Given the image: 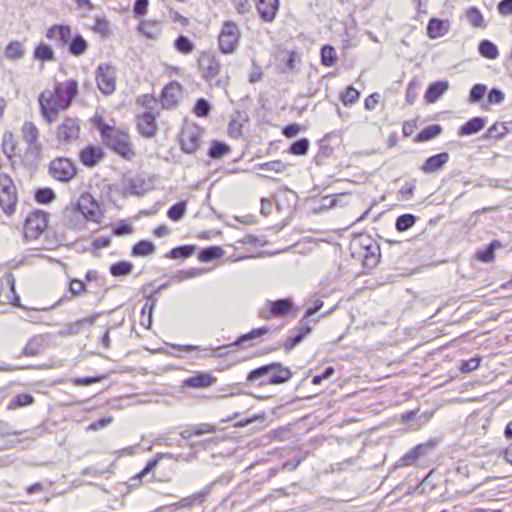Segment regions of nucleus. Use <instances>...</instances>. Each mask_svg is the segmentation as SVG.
<instances>
[{
  "label": "nucleus",
  "instance_id": "nucleus-56",
  "mask_svg": "<svg viewBox=\"0 0 512 512\" xmlns=\"http://www.w3.org/2000/svg\"><path fill=\"white\" fill-rule=\"evenodd\" d=\"M487 92V87L484 84H475L469 95L470 103H478L480 102Z\"/></svg>",
  "mask_w": 512,
  "mask_h": 512
},
{
  "label": "nucleus",
  "instance_id": "nucleus-9",
  "mask_svg": "<svg viewBox=\"0 0 512 512\" xmlns=\"http://www.w3.org/2000/svg\"><path fill=\"white\" fill-rule=\"evenodd\" d=\"M48 214L36 210L28 215L24 225V236L27 239H38L48 226Z\"/></svg>",
  "mask_w": 512,
  "mask_h": 512
},
{
  "label": "nucleus",
  "instance_id": "nucleus-12",
  "mask_svg": "<svg viewBox=\"0 0 512 512\" xmlns=\"http://www.w3.org/2000/svg\"><path fill=\"white\" fill-rule=\"evenodd\" d=\"M77 209L89 221L99 223L103 216L98 202L89 193H83L77 201Z\"/></svg>",
  "mask_w": 512,
  "mask_h": 512
},
{
  "label": "nucleus",
  "instance_id": "nucleus-27",
  "mask_svg": "<svg viewBox=\"0 0 512 512\" xmlns=\"http://www.w3.org/2000/svg\"><path fill=\"white\" fill-rule=\"evenodd\" d=\"M138 30L147 38L156 39L161 33V22L151 20L142 21L139 24Z\"/></svg>",
  "mask_w": 512,
  "mask_h": 512
},
{
  "label": "nucleus",
  "instance_id": "nucleus-46",
  "mask_svg": "<svg viewBox=\"0 0 512 512\" xmlns=\"http://www.w3.org/2000/svg\"><path fill=\"white\" fill-rule=\"evenodd\" d=\"M229 151H230V148L227 144L219 142V141H214L209 149L208 155L212 159H220L224 155L229 153Z\"/></svg>",
  "mask_w": 512,
  "mask_h": 512
},
{
  "label": "nucleus",
  "instance_id": "nucleus-52",
  "mask_svg": "<svg viewBox=\"0 0 512 512\" xmlns=\"http://www.w3.org/2000/svg\"><path fill=\"white\" fill-rule=\"evenodd\" d=\"M508 132V129L503 123L493 124L486 132V138L488 139H500L504 137Z\"/></svg>",
  "mask_w": 512,
  "mask_h": 512
},
{
  "label": "nucleus",
  "instance_id": "nucleus-16",
  "mask_svg": "<svg viewBox=\"0 0 512 512\" xmlns=\"http://www.w3.org/2000/svg\"><path fill=\"white\" fill-rule=\"evenodd\" d=\"M72 30L67 25H53L46 31V37L55 41L60 47H65L71 40Z\"/></svg>",
  "mask_w": 512,
  "mask_h": 512
},
{
  "label": "nucleus",
  "instance_id": "nucleus-26",
  "mask_svg": "<svg viewBox=\"0 0 512 512\" xmlns=\"http://www.w3.org/2000/svg\"><path fill=\"white\" fill-rule=\"evenodd\" d=\"M310 331H311V328L306 323L301 321L297 334H295L294 336L288 337L286 339V341L284 342V344H283L284 349L287 351L292 350L294 347H296L299 343L302 342L304 337L307 334H309Z\"/></svg>",
  "mask_w": 512,
  "mask_h": 512
},
{
  "label": "nucleus",
  "instance_id": "nucleus-37",
  "mask_svg": "<svg viewBox=\"0 0 512 512\" xmlns=\"http://www.w3.org/2000/svg\"><path fill=\"white\" fill-rule=\"evenodd\" d=\"M208 490H204L198 493H195L191 496L182 498L179 502L175 504L178 508H185V507H191L196 503H201L204 501L205 497L208 494Z\"/></svg>",
  "mask_w": 512,
  "mask_h": 512
},
{
  "label": "nucleus",
  "instance_id": "nucleus-3",
  "mask_svg": "<svg viewBox=\"0 0 512 512\" xmlns=\"http://www.w3.org/2000/svg\"><path fill=\"white\" fill-rule=\"evenodd\" d=\"M103 141L119 155L130 158L134 153L128 142V135L114 127L100 123L98 125Z\"/></svg>",
  "mask_w": 512,
  "mask_h": 512
},
{
  "label": "nucleus",
  "instance_id": "nucleus-29",
  "mask_svg": "<svg viewBox=\"0 0 512 512\" xmlns=\"http://www.w3.org/2000/svg\"><path fill=\"white\" fill-rule=\"evenodd\" d=\"M69 44V52L74 56L83 55L88 49L87 41L79 34L71 36Z\"/></svg>",
  "mask_w": 512,
  "mask_h": 512
},
{
  "label": "nucleus",
  "instance_id": "nucleus-14",
  "mask_svg": "<svg viewBox=\"0 0 512 512\" xmlns=\"http://www.w3.org/2000/svg\"><path fill=\"white\" fill-rule=\"evenodd\" d=\"M292 308V301L289 298L276 301H267L265 307L260 311V316L264 319L286 315Z\"/></svg>",
  "mask_w": 512,
  "mask_h": 512
},
{
  "label": "nucleus",
  "instance_id": "nucleus-62",
  "mask_svg": "<svg viewBox=\"0 0 512 512\" xmlns=\"http://www.w3.org/2000/svg\"><path fill=\"white\" fill-rule=\"evenodd\" d=\"M480 365V359L479 358H471L467 361H462L460 365V370L463 373L471 372L475 369H477Z\"/></svg>",
  "mask_w": 512,
  "mask_h": 512
},
{
  "label": "nucleus",
  "instance_id": "nucleus-5",
  "mask_svg": "<svg viewBox=\"0 0 512 512\" xmlns=\"http://www.w3.org/2000/svg\"><path fill=\"white\" fill-rule=\"evenodd\" d=\"M18 201L17 189L14 181L5 173H0V208L7 215L15 211Z\"/></svg>",
  "mask_w": 512,
  "mask_h": 512
},
{
  "label": "nucleus",
  "instance_id": "nucleus-35",
  "mask_svg": "<svg viewBox=\"0 0 512 512\" xmlns=\"http://www.w3.org/2000/svg\"><path fill=\"white\" fill-rule=\"evenodd\" d=\"M222 255H223L222 248H220L218 246H210V247L202 249L199 253L198 258L201 262H210V261H213L215 259L222 257Z\"/></svg>",
  "mask_w": 512,
  "mask_h": 512
},
{
  "label": "nucleus",
  "instance_id": "nucleus-19",
  "mask_svg": "<svg viewBox=\"0 0 512 512\" xmlns=\"http://www.w3.org/2000/svg\"><path fill=\"white\" fill-rule=\"evenodd\" d=\"M181 90L182 86L176 81H173L166 85L163 89L161 97L163 107L173 108L178 102Z\"/></svg>",
  "mask_w": 512,
  "mask_h": 512
},
{
  "label": "nucleus",
  "instance_id": "nucleus-44",
  "mask_svg": "<svg viewBox=\"0 0 512 512\" xmlns=\"http://www.w3.org/2000/svg\"><path fill=\"white\" fill-rule=\"evenodd\" d=\"M337 54L335 49L330 45H324L321 49V63L326 67H331L335 64Z\"/></svg>",
  "mask_w": 512,
  "mask_h": 512
},
{
  "label": "nucleus",
  "instance_id": "nucleus-61",
  "mask_svg": "<svg viewBox=\"0 0 512 512\" xmlns=\"http://www.w3.org/2000/svg\"><path fill=\"white\" fill-rule=\"evenodd\" d=\"M148 6L149 0H136L133 7L135 17L144 16L147 13Z\"/></svg>",
  "mask_w": 512,
  "mask_h": 512
},
{
  "label": "nucleus",
  "instance_id": "nucleus-36",
  "mask_svg": "<svg viewBox=\"0 0 512 512\" xmlns=\"http://www.w3.org/2000/svg\"><path fill=\"white\" fill-rule=\"evenodd\" d=\"M195 252V246L193 245H184L173 248L169 253L166 254V257L172 259H186L193 255Z\"/></svg>",
  "mask_w": 512,
  "mask_h": 512
},
{
  "label": "nucleus",
  "instance_id": "nucleus-1",
  "mask_svg": "<svg viewBox=\"0 0 512 512\" xmlns=\"http://www.w3.org/2000/svg\"><path fill=\"white\" fill-rule=\"evenodd\" d=\"M78 94V83L70 79L55 83L54 89H46L40 93L38 102L41 115L50 124L61 112L67 110Z\"/></svg>",
  "mask_w": 512,
  "mask_h": 512
},
{
  "label": "nucleus",
  "instance_id": "nucleus-20",
  "mask_svg": "<svg viewBox=\"0 0 512 512\" xmlns=\"http://www.w3.org/2000/svg\"><path fill=\"white\" fill-rule=\"evenodd\" d=\"M216 380L210 373L197 372L183 381V387L206 388L215 384Z\"/></svg>",
  "mask_w": 512,
  "mask_h": 512
},
{
  "label": "nucleus",
  "instance_id": "nucleus-18",
  "mask_svg": "<svg viewBox=\"0 0 512 512\" xmlns=\"http://www.w3.org/2000/svg\"><path fill=\"white\" fill-rule=\"evenodd\" d=\"M450 156L447 152H441L439 154L429 157L425 163L421 166V171L426 174L437 173L443 169L448 163Z\"/></svg>",
  "mask_w": 512,
  "mask_h": 512
},
{
  "label": "nucleus",
  "instance_id": "nucleus-47",
  "mask_svg": "<svg viewBox=\"0 0 512 512\" xmlns=\"http://www.w3.org/2000/svg\"><path fill=\"white\" fill-rule=\"evenodd\" d=\"M310 142L307 138H301L294 143L289 148V152L293 155L303 156L306 155L309 150Z\"/></svg>",
  "mask_w": 512,
  "mask_h": 512
},
{
  "label": "nucleus",
  "instance_id": "nucleus-33",
  "mask_svg": "<svg viewBox=\"0 0 512 512\" xmlns=\"http://www.w3.org/2000/svg\"><path fill=\"white\" fill-rule=\"evenodd\" d=\"M163 457L179 460L181 456L179 455V456L174 457L172 454H169V453H158L156 455V457L154 459H152L151 461H149L146 464V466L143 468V470L137 474V478L139 480H141L144 476H146L147 474L152 472L158 465L160 459H162Z\"/></svg>",
  "mask_w": 512,
  "mask_h": 512
},
{
  "label": "nucleus",
  "instance_id": "nucleus-38",
  "mask_svg": "<svg viewBox=\"0 0 512 512\" xmlns=\"http://www.w3.org/2000/svg\"><path fill=\"white\" fill-rule=\"evenodd\" d=\"M155 246L152 242L141 240L133 246L132 254L134 256H148L153 254Z\"/></svg>",
  "mask_w": 512,
  "mask_h": 512
},
{
  "label": "nucleus",
  "instance_id": "nucleus-40",
  "mask_svg": "<svg viewBox=\"0 0 512 512\" xmlns=\"http://www.w3.org/2000/svg\"><path fill=\"white\" fill-rule=\"evenodd\" d=\"M34 57L40 61H53L55 60L54 52L52 48L45 44L40 43L34 51Z\"/></svg>",
  "mask_w": 512,
  "mask_h": 512
},
{
  "label": "nucleus",
  "instance_id": "nucleus-31",
  "mask_svg": "<svg viewBox=\"0 0 512 512\" xmlns=\"http://www.w3.org/2000/svg\"><path fill=\"white\" fill-rule=\"evenodd\" d=\"M98 316H99L98 313H94V314L90 315L89 317L75 321L68 327L67 334L76 335V334L80 333L82 328L93 326L95 321L97 320Z\"/></svg>",
  "mask_w": 512,
  "mask_h": 512
},
{
  "label": "nucleus",
  "instance_id": "nucleus-53",
  "mask_svg": "<svg viewBox=\"0 0 512 512\" xmlns=\"http://www.w3.org/2000/svg\"><path fill=\"white\" fill-rule=\"evenodd\" d=\"M467 20L474 27H483L484 19L480 10L476 7H471L466 11Z\"/></svg>",
  "mask_w": 512,
  "mask_h": 512
},
{
  "label": "nucleus",
  "instance_id": "nucleus-57",
  "mask_svg": "<svg viewBox=\"0 0 512 512\" xmlns=\"http://www.w3.org/2000/svg\"><path fill=\"white\" fill-rule=\"evenodd\" d=\"M359 96L360 93L352 86H349L346 88L345 92L341 94V100L346 106L353 105L358 101Z\"/></svg>",
  "mask_w": 512,
  "mask_h": 512
},
{
  "label": "nucleus",
  "instance_id": "nucleus-6",
  "mask_svg": "<svg viewBox=\"0 0 512 512\" xmlns=\"http://www.w3.org/2000/svg\"><path fill=\"white\" fill-rule=\"evenodd\" d=\"M241 32L238 25L232 21H226L218 36V44L222 53L232 54L239 45Z\"/></svg>",
  "mask_w": 512,
  "mask_h": 512
},
{
  "label": "nucleus",
  "instance_id": "nucleus-11",
  "mask_svg": "<svg viewBox=\"0 0 512 512\" xmlns=\"http://www.w3.org/2000/svg\"><path fill=\"white\" fill-rule=\"evenodd\" d=\"M203 130L194 124H187L183 127L180 135L182 150L187 154L194 153L200 146Z\"/></svg>",
  "mask_w": 512,
  "mask_h": 512
},
{
  "label": "nucleus",
  "instance_id": "nucleus-43",
  "mask_svg": "<svg viewBox=\"0 0 512 512\" xmlns=\"http://www.w3.org/2000/svg\"><path fill=\"white\" fill-rule=\"evenodd\" d=\"M133 265L127 261H120L110 266V273L114 277L126 276L132 272Z\"/></svg>",
  "mask_w": 512,
  "mask_h": 512
},
{
  "label": "nucleus",
  "instance_id": "nucleus-54",
  "mask_svg": "<svg viewBox=\"0 0 512 512\" xmlns=\"http://www.w3.org/2000/svg\"><path fill=\"white\" fill-rule=\"evenodd\" d=\"M175 48L180 53L188 54V53H191L193 51L194 45H193V43L191 42V40L188 37H186L184 35H180L175 40Z\"/></svg>",
  "mask_w": 512,
  "mask_h": 512
},
{
  "label": "nucleus",
  "instance_id": "nucleus-21",
  "mask_svg": "<svg viewBox=\"0 0 512 512\" xmlns=\"http://www.w3.org/2000/svg\"><path fill=\"white\" fill-rule=\"evenodd\" d=\"M450 30L449 20H441L438 18L430 19L427 25V34L431 39H438L445 36Z\"/></svg>",
  "mask_w": 512,
  "mask_h": 512
},
{
  "label": "nucleus",
  "instance_id": "nucleus-42",
  "mask_svg": "<svg viewBox=\"0 0 512 512\" xmlns=\"http://www.w3.org/2000/svg\"><path fill=\"white\" fill-rule=\"evenodd\" d=\"M442 132L440 125H430L424 128L420 133L417 134L416 140L418 142H425L438 136Z\"/></svg>",
  "mask_w": 512,
  "mask_h": 512
},
{
  "label": "nucleus",
  "instance_id": "nucleus-63",
  "mask_svg": "<svg viewBox=\"0 0 512 512\" xmlns=\"http://www.w3.org/2000/svg\"><path fill=\"white\" fill-rule=\"evenodd\" d=\"M505 95L504 93L497 88H493L488 93V102L489 104H500L504 101Z\"/></svg>",
  "mask_w": 512,
  "mask_h": 512
},
{
  "label": "nucleus",
  "instance_id": "nucleus-2",
  "mask_svg": "<svg viewBox=\"0 0 512 512\" xmlns=\"http://www.w3.org/2000/svg\"><path fill=\"white\" fill-rule=\"evenodd\" d=\"M291 377L292 372L288 368L283 367L280 363H271L252 370L248 374L247 380L255 382L261 378H267V380L261 381L260 384H282Z\"/></svg>",
  "mask_w": 512,
  "mask_h": 512
},
{
  "label": "nucleus",
  "instance_id": "nucleus-4",
  "mask_svg": "<svg viewBox=\"0 0 512 512\" xmlns=\"http://www.w3.org/2000/svg\"><path fill=\"white\" fill-rule=\"evenodd\" d=\"M353 256L357 255L362 259L366 268L375 267L380 258V248L377 243L370 237L360 236L353 243Z\"/></svg>",
  "mask_w": 512,
  "mask_h": 512
},
{
  "label": "nucleus",
  "instance_id": "nucleus-34",
  "mask_svg": "<svg viewBox=\"0 0 512 512\" xmlns=\"http://www.w3.org/2000/svg\"><path fill=\"white\" fill-rule=\"evenodd\" d=\"M22 135L26 143L33 145L39 137V130L34 123L25 122L22 127Z\"/></svg>",
  "mask_w": 512,
  "mask_h": 512
},
{
  "label": "nucleus",
  "instance_id": "nucleus-51",
  "mask_svg": "<svg viewBox=\"0 0 512 512\" xmlns=\"http://www.w3.org/2000/svg\"><path fill=\"white\" fill-rule=\"evenodd\" d=\"M500 246L498 241H493L489 244V246L477 252L476 257L482 262H490L494 258V251L497 247Z\"/></svg>",
  "mask_w": 512,
  "mask_h": 512
},
{
  "label": "nucleus",
  "instance_id": "nucleus-41",
  "mask_svg": "<svg viewBox=\"0 0 512 512\" xmlns=\"http://www.w3.org/2000/svg\"><path fill=\"white\" fill-rule=\"evenodd\" d=\"M42 346L41 337H33L23 348L22 354L25 356H36L41 352Z\"/></svg>",
  "mask_w": 512,
  "mask_h": 512
},
{
  "label": "nucleus",
  "instance_id": "nucleus-59",
  "mask_svg": "<svg viewBox=\"0 0 512 512\" xmlns=\"http://www.w3.org/2000/svg\"><path fill=\"white\" fill-rule=\"evenodd\" d=\"M285 167V164L280 160L265 162L258 165L259 169L274 173H282Z\"/></svg>",
  "mask_w": 512,
  "mask_h": 512
},
{
  "label": "nucleus",
  "instance_id": "nucleus-32",
  "mask_svg": "<svg viewBox=\"0 0 512 512\" xmlns=\"http://www.w3.org/2000/svg\"><path fill=\"white\" fill-rule=\"evenodd\" d=\"M126 189L130 194L139 196L148 191L149 187L144 178L136 176L129 180Z\"/></svg>",
  "mask_w": 512,
  "mask_h": 512
},
{
  "label": "nucleus",
  "instance_id": "nucleus-13",
  "mask_svg": "<svg viewBox=\"0 0 512 512\" xmlns=\"http://www.w3.org/2000/svg\"><path fill=\"white\" fill-rule=\"evenodd\" d=\"M56 136L59 142L70 144L80 136V125L78 119L66 117L57 127Z\"/></svg>",
  "mask_w": 512,
  "mask_h": 512
},
{
  "label": "nucleus",
  "instance_id": "nucleus-22",
  "mask_svg": "<svg viewBox=\"0 0 512 512\" xmlns=\"http://www.w3.org/2000/svg\"><path fill=\"white\" fill-rule=\"evenodd\" d=\"M104 157L102 148L95 146H88L80 152L81 162L88 167L97 165Z\"/></svg>",
  "mask_w": 512,
  "mask_h": 512
},
{
  "label": "nucleus",
  "instance_id": "nucleus-15",
  "mask_svg": "<svg viewBox=\"0 0 512 512\" xmlns=\"http://www.w3.org/2000/svg\"><path fill=\"white\" fill-rule=\"evenodd\" d=\"M435 448L434 441H428L426 443L418 444L414 448L410 449L407 453H405L400 459L402 466H412L417 460L426 455L428 452L432 451Z\"/></svg>",
  "mask_w": 512,
  "mask_h": 512
},
{
  "label": "nucleus",
  "instance_id": "nucleus-28",
  "mask_svg": "<svg viewBox=\"0 0 512 512\" xmlns=\"http://www.w3.org/2000/svg\"><path fill=\"white\" fill-rule=\"evenodd\" d=\"M270 332L268 327H260L252 329L249 333L239 336L230 346H239L245 342L252 341L261 337H264Z\"/></svg>",
  "mask_w": 512,
  "mask_h": 512
},
{
  "label": "nucleus",
  "instance_id": "nucleus-48",
  "mask_svg": "<svg viewBox=\"0 0 512 512\" xmlns=\"http://www.w3.org/2000/svg\"><path fill=\"white\" fill-rule=\"evenodd\" d=\"M34 399L31 394L23 393L16 395L8 405L9 409H15L19 407H24L31 405L33 403Z\"/></svg>",
  "mask_w": 512,
  "mask_h": 512
},
{
  "label": "nucleus",
  "instance_id": "nucleus-49",
  "mask_svg": "<svg viewBox=\"0 0 512 512\" xmlns=\"http://www.w3.org/2000/svg\"><path fill=\"white\" fill-rule=\"evenodd\" d=\"M416 222V217L412 214H403L396 219V229L400 232L410 229Z\"/></svg>",
  "mask_w": 512,
  "mask_h": 512
},
{
  "label": "nucleus",
  "instance_id": "nucleus-45",
  "mask_svg": "<svg viewBox=\"0 0 512 512\" xmlns=\"http://www.w3.org/2000/svg\"><path fill=\"white\" fill-rule=\"evenodd\" d=\"M156 302V298H154L153 295H150L147 297V302L142 308V317L144 318V316L147 314V321L145 322L144 320H142V325L146 326L147 328H150V326L152 325V312L156 305Z\"/></svg>",
  "mask_w": 512,
  "mask_h": 512
},
{
  "label": "nucleus",
  "instance_id": "nucleus-8",
  "mask_svg": "<svg viewBox=\"0 0 512 512\" xmlns=\"http://www.w3.org/2000/svg\"><path fill=\"white\" fill-rule=\"evenodd\" d=\"M96 83L99 90L105 95H111L116 89V69L107 64L101 63L95 71Z\"/></svg>",
  "mask_w": 512,
  "mask_h": 512
},
{
  "label": "nucleus",
  "instance_id": "nucleus-25",
  "mask_svg": "<svg viewBox=\"0 0 512 512\" xmlns=\"http://www.w3.org/2000/svg\"><path fill=\"white\" fill-rule=\"evenodd\" d=\"M486 124V120L482 117H474L467 121L459 130L460 136L473 135L481 131Z\"/></svg>",
  "mask_w": 512,
  "mask_h": 512
},
{
  "label": "nucleus",
  "instance_id": "nucleus-30",
  "mask_svg": "<svg viewBox=\"0 0 512 512\" xmlns=\"http://www.w3.org/2000/svg\"><path fill=\"white\" fill-rule=\"evenodd\" d=\"M24 54V45L19 41H11L5 48V57L12 61L22 59Z\"/></svg>",
  "mask_w": 512,
  "mask_h": 512
},
{
  "label": "nucleus",
  "instance_id": "nucleus-60",
  "mask_svg": "<svg viewBox=\"0 0 512 512\" xmlns=\"http://www.w3.org/2000/svg\"><path fill=\"white\" fill-rule=\"evenodd\" d=\"M211 110V106L208 103L207 100L201 98L196 102V105L194 107V113L198 117H206Z\"/></svg>",
  "mask_w": 512,
  "mask_h": 512
},
{
  "label": "nucleus",
  "instance_id": "nucleus-24",
  "mask_svg": "<svg viewBox=\"0 0 512 512\" xmlns=\"http://www.w3.org/2000/svg\"><path fill=\"white\" fill-rule=\"evenodd\" d=\"M448 87L447 81H438L430 84L425 93V99L429 103H435L446 92Z\"/></svg>",
  "mask_w": 512,
  "mask_h": 512
},
{
  "label": "nucleus",
  "instance_id": "nucleus-7",
  "mask_svg": "<svg viewBox=\"0 0 512 512\" xmlns=\"http://www.w3.org/2000/svg\"><path fill=\"white\" fill-rule=\"evenodd\" d=\"M199 68L203 78L210 84L223 87L225 83L218 79L221 71V64L215 56L204 54L199 60Z\"/></svg>",
  "mask_w": 512,
  "mask_h": 512
},
{
  "label": "nucleus",
  "instance_id": "nucleus-17",
  "mask_svg": "<svg viewBox=\"0 0 512 512\" xmlns=\"http://www.w3.org/2000/svg\"><path fill=\"white\" fill-rule=\"evenodd\" d=\"M257 11L262 20L272 22L279 10V0H255Z\"/></svg>",
  "mask_w": 512,
  "mask_h": 512
},
{
  "label": "nucleus",
  "instance_id": "nucleus-23",
  "mask_svg": "<svg viewBox=\"0 0 512 512\" xmlns=\"http://www.w3.org/2000/svg\"><path fill=\"white\" fill-rule=\"evenodd\" d=\"M139 132L145 137L154 136L157 125L156 118L151 112H145L138 123Z\"/></svg>",
  "mask_w": 512,
  "mask_h": 512
},
{
  "label": "nucleus",
  "instance_id": "nucleus-39",
  "mask_svg": "<svg viewBox=\"0 0 512 512\" xmlns=\"http://www.w3.org/2000/svg\"><path fill=\"white\" fill-rule=\"evenodd\" d=\"M479 52L487 59H496L499 55L497 46L489 40H483L480 42Z\"/></svg>",
  "mask_w": 512,
  "mask_h": 512
},
{
  "label": "nucleus",
  "instance_id": "nucleus-58",
  "mask_svg": "<svg viewBox=\"0 0 512 512\" xmlns=\"http://www.w3.org/2000/svg\"><path fill=\"white\" fill-rule=\"evenodd\" d=\"M202 274L201 269L192 268L189 270H178L176 274L174 275V280L177 282H182L187 279L195 278L197 276H200Z\"/></svg>",
  "mask_w": 512,
  "mask_h": 512
},
{
  "label": "nucleus",
  "instance_id": "nucleus-10",
  "mask_svg": "<svg viewBox=\"0 0 512 512\" xmlns=\"http://www.w3.org/2000/svg\"><path fill=\"white\" fill-rule=\"evenodd\" d=\"M49 174L55 180L66 183L76 176V168L70 159L58 157L50 162Z\"/></svg>",
  "mask_w": 512,
  "mask_h": 512
},
{
  "label": "nucleus",
  "instance_id": "nucleus-50",
  "mask_svg": "<svg viewBox=\"0 0 512 512\" xmlns=\"http://www.w3.org/2000/svg\"><path fill=\"white\" fill-rule=\"evenodd\" d=\"M186 212V202L181 201L176 204H174L167 212V216L172 221H179L183 218L184 214Z\"/></svg>",
  "mask_w": 512,
  "mask_h": 512
},
{
  "label": "nucleus",
  "instance_id": "nucleus-64",
  "mask_svg": "<svg viewBox=\"0 0 512 512\" xmlns=\"http://www.w3.org/2000/svg\"><path fill=\"white\" fill-rule=\"evenodd\" d=\"M113 421V418L112 417H104V418H101L93 423H91L88 427H87V430L88 431H97L99 429H102L106 426H108L109 424H111Z\"/></svg>",
  "mask_w": 512,
  "mask_h": 512
},
{
  "label": "nucleus",
  "instance_id": "nucleus-55",
  "mask_svg": "<svg viewBox=\"0 0 512 512\" xmlns=\"http://www.w3.org/2000/svg\"><path fill=\"white\" fill-rule=\"evenodd\" d=\"M56 195L50 188H41L36 191L35 198L37 202L49 204L55 199Z\"/></svg>",
  "mask_w": 512,
  "mask_h": 512
}]
</instances>
